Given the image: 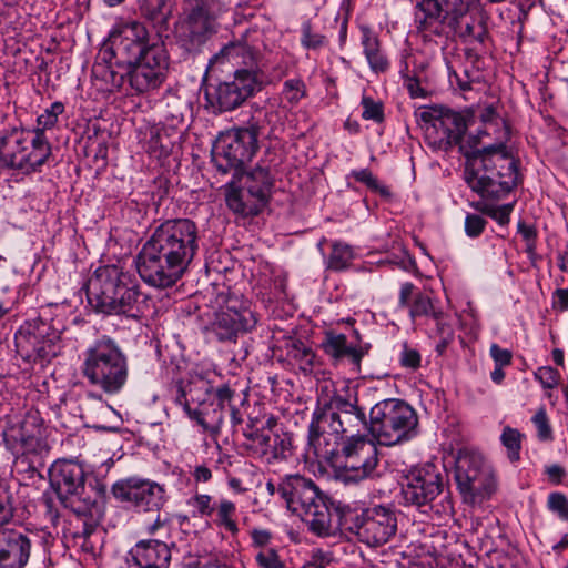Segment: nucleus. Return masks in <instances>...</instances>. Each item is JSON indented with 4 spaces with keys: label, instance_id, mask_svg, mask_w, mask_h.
Returning a JSON list of instances; mask_svg holds the SVG:
<instances>
[{
    "label": "nucleus",
    "instance_id": "7ed1b4c3",
    "mask_svg": "<svg viewBox=\"0 0 568 568\" xmlns=\"http://www.w3.org/2000/svg\"><path fill=\"white\" fill-rule=\"evenodd\" d=\"M329 393L328 385L322 393ZM327 398H318V407L313 413L308 426L307 457L331 458L337 452L344 434L355 435L361 427L368 430V422L364 409L357 405V398H345L332 390Z\"/></svg>",
    "mask_w": 568,
    "mask_h": 568
},
{
    "label": "nucleus",
    "instance_id": "4c0bfd02",
    "mask_svg": "<svg viewBox=\"0 0 568 568\" xmlns=\"http://www.w3.org/2000/svg\"><path fill=\"white\" fill-rule=\"evenodd\" d=\"M129 63H123L121 60L115 59V62H110L103 74V79L111 84L113 89H121L124 82L129 81Z\"/></svg>",
    "mask_w": 568,
    "mask_h": 568
},
{
    "label": "nucleus",
    "instance_id": "39448f33",
    "mask_svg": "<svg viewBox=\"0 0 568 568\" xmlns=\"http://www.w3.org/2000/svg\"><path fill=\"white\" fill-rule=\"evenodd\" d=\"M89 305L99 313L140 318L150 310V298L131 274L116 265L98 267L84 285Z\"/></svg>",
    "mask_w": 568,
    "mask_h": 568
},
{
    "label": "nucleus",
    "instance_id": "a19ab883",
    "mask_svg": "<svg viewBox=\"0 0 568 568\" xmlns=\"http://www.w3.org/2000/svg\"><path fill=\"white\" fill-rule=\"evenodd\" d=\"M328 43L327 38L313 30L311 21L303 22L301 27V44L307 50H320Z\"/></svg>",
    "mask_w": 568,
    "mask_h": 568
},
{
    "label": "nucleus",
    "instance_id": "bf43d9fd",
    "mask_svg": "<svg viewBox=\"0 0 568 568\" xmlns=\"http://www.w3.org/2000/svg\"><path fill=\"white\" fill-rule=\"evenodd\" d=\"M95 530H97V523L94 520H91V521L84 520L83 521L82 529L80 531L75 532V535H74V537L77 539H82V544H81L82 549H84L87 551L93 550V545L90 542V538L95 532Z\"/></svg>",
    "mask_w": 568,
    "mask_h": 568
},
{
    "label": "nucleus",
    "instance_id": "13d9d810",
    "mask_svg": "<svg viewBox=\"0 0 568 568\" xmlns=\"http://www.w3.org/2000/svg\"><path fill=\"white\" fill-rule=\"evenodd\" d=\"M14 516L11 496L0 491V527L9 524Z\"/></svg>",
    "mask_w": 568,
    "mask_h": 568
},
{
    "label": "nucleus",
    "instance_id": "aec40b11",
    "mask_svg": "<svg viewBox=\"0 0 568 568\" xmlns=\"http://www.w3.org/2000/svg\"><path fill=\"white\" fill-rule=\"evenodd\" d=\"M257 87L255 75L248 70H237L205 92L206 100L217 112H227L239 108L250 98Z\"/></svg>",
    "mask_w": 568,
    "mask_h": 568
},
{
    "label": "nucleus",
    "instance_id": "de8ad7c7",
    "mask_svg": "<svg viewBox=\"0 0 568 568\" xmlns=\"http://www.w3.org/2000/svg\"><path fill=\"white\" fill-rule=\"evenodd\" d=\"M363 106L362 116L365 120H372L381 123L384 120V108L381 101H375L373 98L364 95L361 102Z\"/></svg>",
    "mask_w": 568,
    "mask_h": 568
},
{
    "label": "nucleus",
    "instance_id": "3c124183",
    "mask_svg": "<svg viewBox=\"0 0 568 568\" xmlns=\"http://www.w3.org/2000/svg\"><path fill=\"white\" fill-rule=\"evenodd\" d=\"M256 562L261 568H284L277 551L273 548H263L255 556Z\"/></svg>",
    "mask_w": 568,
    "mask_h": 568
},
{
    "label": "nucleus",
    "instance_id": "6ab92c4d",
    "mask_svg": "<svg viewBox=\"0 0 568 568\" xmlns=\"http://www.w3.org/2000/svg\"><path fill=\"white\" fill-rule=\"evenodd\" d=\"M353 531L361 542L379 547L390 540L397 531L395 513L384 506L364 509L353 523Z\"/></svg>",
    "mask_w": 568,
    "mask_h": 568
},
{
    "label": "nucleus",
    "instance_id": "79ce46f5",
    "mask_svg": "<svg viewBox=\"0 0 568 568\" xmlns=\"http://www.w3.org/2000/svg\"><path fill=\"white\" fill-rule=\"evenodd\" d=\"M186 504L192 508L193 517L212 516L215 509L213 498L207 494H195L187 499Z\"/></svg>",
    "mask_w": 568,
    "mask_h": 568
},
{
    "label": "nucleus",
    "instance_id": "cd10ccee",
    "mask_svg": "<svg viewBox=\"0 0 568 568\" xmlns=\"http://www.w3.org/2000/svg\"><path fill=\"white\" fill-rule=\"evenodd\" d=\"M165 109L163 111V129L159 134L160 140H162L165 134L170 138V144L174 145L175 143L181 142V138L183 132L185 131V118L190 112V104L186 100L174 93H168L164 97Z\"/></svg>",
    "mask_w": 568,
    "mask_h": 568
},
{
    "label": "nucleus",
    "instance_id": "f8f14e48",
    "mask_svg": "<svg viewBox=\"0 0 568 568\" xmlns=\"http://www.w3.org/2000/svg\"><path fill=\"white\" fill-rule=\"evenodd\" d=\"M51 154L49 141L33 138L32 132L19 126L0 133V161L8 166L21 170H36Z\"/></svg>",
    "mask_w": 568,
    "mask_h": 568
},
{
    "label": "nucleus",
    "instance_id": "7c9ffc66",
    "mask_svg": "<svg viewBox=\"0 0 568 568\" xmlns=\"http://www.w3.org/2000/svg\"><path fill=\"white\" fill-rule=\"evenodd\" d=\"M322 346L324 352L335 361L347 358L356 368H359L362 358L368 351L366 346L348 344L344 334L334 332L325 334Z\"/></svg>",
    "mask_w": 568,
    "mask_h": 568
},
{
    "label": "nucleus",
    "instance_id": "603ef678",
    "mask_svg": "<svg viewBox=\"0 0 568 568\" xmlns=\"http://www.w3.org/2000/svg\"><path fill=\"white\" fill-rule=\"evenodd\" d=\"M235 392L226 384L219 386L214 392V399L212 400L217 407L221 408L223 415L227 412L230 406L234 403Z\"/></svg>",
    "mask_w": 568,
    "mask_h": 568
},
{
    "label": "nucleus",
    "instance_id": "0e129e2a",
    "mask_svg": "<svg viewBox=\"0 0 568 568\" xmlns=\"http://www.w3.org/2000/svg\"><path fill=\"white\" fill-rule=\"evenodd\" d=\"M436 322V336L438 338H455L453 326L445 321L444 313L440 311L438 317H434Z\"/></svg>",
    "mask_w": 568,
    "mask_h": 568
},
{
    "label": "nucleus",
    "instance_id": "052dcab7",
    "mask_svg": "<svg viewBox=\"0 0 568 568\" xmlns=\"http://www.w3.org/2000/svg\"><path fill=\"white\" fill-rule=\"evenodd\" d=\"M548 507L558 513L561 517L568 518V499L564 494L551 493L548 496Z\"/></svg>",
    "mask_w": 568,
    "mask_h": 568
},
{
    "label": "nucleus",
    "instance_id": "72a5a7b5",
    "mask_svg": "<svg viewBox=\"0 0 568 568\" xmlns=\"http://www.w3.org/2000/svg\"><path fill=\"white\" fill-rule=\"evenodd\" d=\"M354 251L347 243L335 241L332 243V251L327 257V268L341 272L348 268L354 260Z\"/></svg>",
    "mask_w": 568,
    "mask_h": 568
},
{
    "label": "nucleus",
    "instance_id": "473e14b6",
    "mask_svg": "<svg viewBox=\"0 0 568 568\" xmlns=\"http://www.w3.org/2000/svg\"><path fill=\"white\" fill-rule=\"evenodd\" d=\"M191 419L195 420L204 432L217 435L223 426L224 415L221 408L213 402L209 404L200 403L199 406L194 408Z\"/></svg>",
    "mask_w": 568,
    "mask_h": 568
},
{
    "label": "nucleus",
    "instance_id": "f03ea898",
    "mask_svg": "<svg viewBox=\"0 0 568 568\" xmlns=\"http://www.w3.org/2000/svg\"><path fill=\"white\" fill-rule=\"evenodd\" d=\"M509 129L504 119L478 130L473 144H462L467 159L464 178L468 186L481 196L503 197L517 186L518 162L507 151Z\"/></svg>",
    "mask_w": 568,
    "mask_h": 568
},
{
    "label": "nucleus",
    "instance_id": "680f3d73",
    "mask_svg": "<svg viewBox=\"0 0 568 568\" xmlns=\"http://www.w3.org/2000/svg\"><path fill=\"white\" fill-rule=\"evenodd\" d=\"M490 356L493 357L495 365L508 366L511 363V352L499 347L497 344L490 346Z\"/></svg>",
    "mask_w": 568,
    "mask_h": 568
},
{
    "label": "nucleus",
    "instance_id": "2eb2a0df",
    "mask_svg": "<svg viewBox=\"0 0 568 568\" xmlns=\"http://www.w3.org/2000/svg\"><path fill=\"white\" fill-rule=\"evenodd\" d=\"M219 310L212 323V329L221 342L233 341L240 333L252 331L257 316L251 303L242 296L220 292L216 296Z\"/></svg>",
    "mask_w": 568,
    "mask_h": 568
},
{
    "label": "nucleus",
    "instance_id": "c756f323",
    "mask_svg": "<svg viewBox=\"0 0 568 568\" xmlns=\"http://www.w3.org/2000/svg\"><path fill=\"white\" fill-rule=\"evenodd\" d=\"M398 307L408 308V315L413 322L419 317H438L440 312L435 308L430 296L410 282L400 285Z\"/></svg>",
    "mask_w": 568,
    "mask_h": 568
},
{
    "label": "nucleus",
    "instance_id": "a211bd4d",
    "mask_svg": "<svg viewBox=\"0 0 568 568\" xmlns=\"http://www.w3.org/2000/svg\"><path fill=\"white\" fill-rule=\"evenodd\" d=\"M455 478L460 491L474 498H487L496 489L493 469L485 463L483 456L476 453H463L458 456Z\"/></svg>",
    "mask_w": 568,
    "mask_h": 568
},
{
    "label": "nucleus",
    "instance_id": "8fccbe9b",
    "mask_svg": "<svg viewBox=\"0 0 568 568\" xmlns=\"http://www.w3.org/2000/svg\"><path fill=\"white\" fill-rule=\"evenodd\" d=\"M475 209L484 212L485 214L493 217L498 224L505 225L509 222V215L513 210L511 204H506L498 207H488L487 205H484L483 203L475 204Z\"/></svg>",
    "mask_w": 568,
    "mask_h": 568
},
{
    "label": "nucleus",
    "instance_id": "5fc2aeb1",
    "mask_svg": "<svg viewBox=\"0 0 568 568\" xmlns=\"http://www.w3.org/2000/svg\"><path fill=\"white\" fill-rule=\"evenodd\" d=\"M487 221L478 214H467L465 217V233L469 237H478L485 230Z\"/></svg>",
    "mask_w": 568,
    "mask_h": 568
},
{
    "label": "nucleus",
    "instance_id": "774afa93",
    "mask_svg": "<svg viewBox=\"0 0 568 568\" xmlns=\"http://www.w3.org/2000/svg\"><path fill=\"white\" fill-rule=\"evenodd\" d=\"M251 535H252L253 546L260 547L262 549L265 548V546L271 540L270 531L264 530V529H254Z\"/></svg>",
    "mask_w": 568,
    "mask_h": 568
},
{
    "label": "nucleus",
    "instance_id": "e433bc0d",
    "mask_svg": "<svg viewBox=\"0 0 568 568\" xmlns=\"http://www.w3.org/2000/svg\"><path fill=\"white\" fill-rule=\"evenodd\" d=\"M287 355L305 372L311 369L315 358L312 349L301 341H292L287 349Z\"/></svg>",
    "mask_w": 568,
    "mask_h": 568
},
{
    "label": "nucleus",
    "instance_id": "423d86ee",
    "mask_svg": "<svg viewBox=\"0 0 568 568\" xmlns=\"http://www.w3.org/2000/svg\"><path fill=\"white\" fill-rule=\"evenodd\" d=\"M290 511L301 517L310 529L318 536L332 535L339 525V516L334 515L327 505V498L315 483L300 475L285 476L277 488Z\"/></svg>",
    "mask_w": 568,
    "mask_h": 568
},
{
    "label": "nucleus",
    "instance_id": "49530a36",
    "mask_svg": "<svg viewBox=\"0 0 568 568\" xmlns=\"http://www.w3.org/2000/svg\"><path fill=\"white\" fill-rule=\"evenodd\" d=\"M166 1L168 0H140L139 9L141 14L150 21H165L166 17L163 13V9L166 4Z\"/></svg>",
    "mask_w": 568,
    "mask_h": 568
},
{
    "label": "nucleus",
    "instance_id": "ddd939ff",
    "mask_svg": "<svg viewBox=\"0 0 568 568\" xmlns=\"http://www.w3.org/2000/svg\"><path fill=\"white\" fill-rule=\"evenodd\" d=\"M318 459L331 464L339 463L346 471V479L353 481L375 477L379 462L375 442L359 434L339 440L337 452L331 458Z\"/></svg>",
    "mask_w": 568,
    "mask_h": 568
},
{
    "label": "nucleus",
    "instance_id": "f257e3e1",
    "mask_svg": "<svg viewBox=\"0 0 568 568\" xmlns=\"http://www.w3.org/2000/svg\"><path fill=\"white\" fill-rule=\"evenodd\" d=\"M194 221L172 219L161 223L136 256L140 277L158 288L173 286L186 272L200 250Z\"/></svg>",
    "mask_w": 568,
    "mask_h": 568
},
{
    "label": "nucleus",
    "instance_id": "c9c22d12",
    "mask_svg": "<svg viewBox=\"0 0 568 568\" xmlns=\"http://www.w3.org/2000/svg\"><path fill=\"white\" fill-rule=\"evenodd\" d=\"M64 111L62 102H53L49 109H45L42 114L37 119V128L32 132L33 138H40L42 141H48L44 131L52 129L58 123V118Z\"/></svg>",
    "mask_w": 568,
    "mask_h": 568
},
{
    "label": "nucleus",
    "instance_id": "37998d69",
    "mask_svg": "<svg viewBox=\"0 0 568 568\" xmlns=\"http://www.w3.org/2000/svg\"><path fill=\"white\" fill-rule=\"evenodd\" d=\"M251 48L243 42H230L229 44L224 45L219 53H216L212 61L217 62L224 58L227 60H235L237 58H242L245 62V59L247 57H251Z\"/></svg>",
    "mask_w": 568,
    "mask_h": 568
},
{
    "label": "nucleus",
    "instance_id": "6e6552de",
    "mask_svg": "<svg viewBox=\"0 0 568 568\" xmlns=\"http://www.w3.org/2000/svg\"><path fill=\"white\" fill-rule=\"evenodd\" d=\"M222 12L220 0H184L182 13L175 23L176 43L189 53H197L217 32Z\"/></svg>",
    "mask_w": 568,
    "mask_h": 568
},
{
    "label": "nucleus",
    "instance_id": "4d7b16f0",
    "mask_svg": "<svg viewBox=\"0 0 568 568\" xmlns=\"http://www.w3.org/2000/svg\"><path fill=\"white\" fill-rule=\"evenodd\" d=\"M420 354L418 351L404 345L399 354V363L403 367L417 369L420 366Z\"/></svg>",
    "mask_w": 568,
    "mask_h": 568
},
{
    "label": "nucleus",
    "instance_id": "bb28decb",
    "mask_svg": "<svg viewBox=\"0 0 568 568\" xmlns=\"http://www.w3.org/2000/svg\"><path fill=\"white\" fill-rule=\"evenodd\" d=\"M122 38L113 52L114 58L123 63H134L151 47L146 28L139 21H131L123 26Z\"/></svg>",
    "mask_w": 568,
    "mask_h": 568
},
{
    "label": "nucleus",
    "instance_id": "864d4df0",
    "mask_svg": "<svg viewBox=\"0 0 568 568\" xmlns=\"http://www.w3.org/2000/svg\"><path fill=\"white\" fill-rule=\"evenodd\" d=\"M532 422L537 428V436L540 440H550L552 439V430L549 425V420L544 408H540L535 416L532 417Z\"/></svg>",
    "mask_w": 568,
    "mask_h": 568
},
{
    "label": "nucleus",
    "instance_id": "c03bdc74",
    "mask_svg": "<svg viewBox=\"0 0 568 568\" xmlns=\"http://www.w3.org/2000/svg\"><path fill=\"white\" fill-rule=\"evenodd\" d=\"M193 393V386L192 384H183L182 382H179L175 385L174 390V403L178 406H181L182 409L185 412V414L191 419L194 408H192V403L194 402V398L192 396Z\"/></svg>",
    "mask_w": 568,
    "mask_h": 568
},
{
    "label": "nucleus",
    "instance_id": "58836bf2",
    "mask_svg": "<svg viewBox=\"0 0 568 568\" xmlns=\"http://www.w3.org/2000/svg\"><path fill=\"white\" fill-rule=\"evenodd\" d=\"M521 438L523 435L511 427H505L500 436V440L507 449V456L513 463L520 459Z\"/></svg>",
    "mask_w": 568,
    "mask_h": 568
},
{
    "label": "nucleus",
    "instance_id": "412c9836",
    "mask_svg": "<svg viewBox=\"0 0 568 568\" xmlns=\"http://www.w3.org/2000/svg\"><path fill=\"white\" fill-rule=\"evenodd\" d=\"M272 182L268 170L256 168L246 174L245 189H231L226 193V205L236 214L255 215L264 204Z\"/></svg>",
    "mask_w": 568,
    "mask_h": 568
},
{
    "label": "nucleus",
    "instance_id": "69168bd1",
    "mask_svg": "<svg viewBox=\"0 0 568 568\" xmlns=\"http://www.w3.org/2000/svg\"><path fill=\"white\" fill-rule=\"evenodd\" d=\"M552 306L561 312L568 310V288H558L555 291Z\"/></svg>",
    "mask_w": 568,
    "mask_h": 568
},
{
    "label": "nucleus",
    "instance_id": "1a4fd4ad",
    "mask_svg": "<svg viewBox=\"0 0 568 568\" xmlns=\"http://www.w3.org/2000/svg\"><path fill=\"white\" fill-rule=\"evenodd\" d=\"M417 424V414L410 405L389 398L371 408L368 433L379 445L394 446L408 440Z\"/></svg>",
    "mask_w": 568,
    "mask_h": 568
},
{
    "label": "nucleus",
    "instance_id": "4be33fe9",
    "mask_svg": "<svg viewBox=\"0 0 568 568\" xmlns=\"http://www.w3.org/2000/svg\"><path fill=\"white\" fill-rule=\"evenodd\" d=\"M112 494L140 511L159 510L165 501V490L161 485L140 477L118 480L112 486Z\"/></svg>",
    "mask_w": 568,
    "mask_h": 568
},
{
    "label": "nucleus",
    "instance_id": "5701e85b",
    "mask_svg": "<svg viewBox=\"0 0 568 568\" xmlns=\"http://www.w3.org/2000/svg\"><path fill=\"white\" fill-rule=\"evenodd\" d=\"M443 480L433 465L415 468L402 483L400 495L404 504L422 508L428 506L442 493Z\"/></svg>",
    "mask_w": 568,
    "mask_h": 568
},
{
    "label": "nucleus",
    "instance_id": "e2e57ef3",
    "mask_svg": "<svg viewBox=\"0 0 568 568\" xmlns=\"http://www.w3.org/2000/svg\"><path fill=\"white\" fill-rule=\"evenodd\" d=\"M478 119L480 120L483 126L488 123L496 122L497 120H501L503 118L497 112V108L494 104H487L480 106L477 113Z\"/></svg>",
    "mask_w": 568,
    "mask_h": 568
},
{
    "label": "nucleus",
    "instance_id": "dca6fc26",
    "mask_svg": "<svg viewBox=\"0 0 568 568\" xmlns=\"http://www.w3.org/2000/svg\"><path fill=\"white\" fill-rule=\"evenodd\" d=\"M170 58L160 39L134 63H129V84L136 93L143 94L160 88L166 79Z\"/></svg>",
    "mask_w": 568,
    "mask_h": 568
},
{
    "label": "nucleus",
    "instance_id": "0eeeda50",
    "mask_svg": "<svg viewBox=\"0 0 568 568\" xmlns=\"http://www.w3.org/2000/svg\"><path fill=\"white\" fill-rule=\"evenodd\" d=\"M81 372L90 385L113 395L124 387L129 367L120 346L110 337L102 336L84 352Z\"/></svg>",
    "mask_w": 568,
    "mask_h": 568
},
{
    "label": "nucleus",
    "instance_id": "2f4dec72",
    "mask_svg": "<svg viewBox=\"0 0 568 568\" xmlns=\"http://www.w3.org/2000/svg\"><path fill=\"white\" fill-rule=\"evenodd\" d=\"M362 45L369 68L375 73H383L388 70L389 62L384 54L381 42L376 34L368 28H362Z\"/></svg>",
    "mask_w": 568,
    "mask_h": 568
},
{
    "label": "nucleus",
    "instance_id": "9b49d317",
    "mask_svg": "<svg viewBox=\"0 0 568 568\" xmlns=\"http://www.w3.org/2000/svg\"><path fill=\"white\" fill-rule=\"evenodd\" d=\"M49 481L59 500L78 516L92 517L91 494L87 491L85 471L71 459L54 462L49 468Z\"/></svg>",
    "mask_w": 568,
    "mask_h": 568
},
{
    "label": "nucleus",
    "instance_id": "20e7f679",
    "mask_svg": "<svg viewBox=\"0 0 568 568\" xmlns=\"http://www.w3.org/2000/svg\"><path fill=\"white\" fill-rule=\"evenodd\" d=\"M464 0H417L414 23L417 32L429 41L447 40L456 34L466 41L484 44L488 30L481 17H467Z\"/></svg>",
    "mask_w": 568,
    "mask_h": 568
},
{
    "label": "nucleus",
    "instance_id": "f704fd0d",
    "mask_svg": "<svg viewBox=\"0 0 568 568\" xmlns=\"http://www.w3.org/2000/svg\"><path fill=\"white\" fill-rule=\"evenodd\" d=\"M215 519L214 523L217 527H221L235 536L239 532V526L235 521L236 506L229 499H221L214 509Z\"/></svg>",
    "mask_w": 568,
    "mask_h": 568
},
{
    "label": "nucleus",
    "instance_id": "4468645a",
    "mask_svg": "<svg viewBox=\"0 0 568 568\" xmlns=\"http://www.w3.org/2000/svg\"><path fill=\"white\" fill-rule=\"evenodd\" d=\"M14 345L26 362L50 361L61 351V333L42 318L28 320L16 332Z\"/></svg>",
    "mask_w": 568,
    "mask_h": 568
},
{
    "label": "nucleus",
    "instance_id": "ea45409f",
    "mask_svg": "<svg viewBox=\"0 0 568 568\" xmlns=\"http://www.w3.org/2000/svg\"><path fill=\"white\" fill-rule=\"evenodd\" d=\"M352 176L363 184H365L371 191L378 193L382 197L390 200L393 194L386 185L378 182L377 178L368 169L352 171Z\"/></svg>",
    "mask_w": 568,
    "mask_h": 568
},
{
    "label": "nucleus",
    "instance_id": "a878e982",
    "mask_svg": "<svg viewBox=\"0 0 568 568\" xmlns=\"http://www.w3.org/2000/svg\"><path fill=\"white\" fill-rule=\"evenodd\" d=\"M244 436L252 442L255 453L268 464L291 455L292 437L287 432H258L247 425Z\"/></svg>",
    "mask_w": 568,
    "mask_h": 568
},
{
    "label": "nucleus",
    "instance_id": "6e6d98bb",
    "mask_svg": "<svg viewBox=\"0 0 568 568\" xmlns=\"http://www.w3.org/2000/svg\"><path fill=\"white\" fill-rule=\"evenodd\" d=\"M535 377L545 388H554L558 384L559 373L550 366H542L536 371Z\"/></svg>",
    "mask_w": 568,
    "mask_h": 568
},
{
    "label": "nucleus",
    "instance_id": "b1692460",
    "mask_svg": "<svg viewBox=\"0 0 568 568\" xmlns=\"http://www.w3.org/2000/svg\"><path fill=\"white\" fill-rule=\"evenodd\" d=\"M37 535L14 528L0 529V568H24Z\"/></svg>",
    "mask_w": 568,
    "mask_h": 568
},
{
    "label": "nucleus",
    "instance_id": "393cba45",
    "mask_svg": "<svg viewBox=\"0 0 568 568\" xmlns=\"http://www.w3.org/2000/svg\"><path fill=\"white\" fill-rule=\"evenodd\" d=\"M172 551L168 542L159 538L135 542L124 558L125 568H170Z\"/></svg>",
    "mask_w": 568,
    "mask_h": 568
},
{
    "label": "nucleus",
    "instance_id": "09e8293b",
    "mask_svg": "<svg viewBox=\"0 0 568 568\" xmlns=\"http://www.w3.org/2000/svg\"><path fill=\"white\" fill-rule=\"evenodd\" d=\"M172 525L168 515H158L155 520L145 527V531L151 536L169 538L171 536Z\"/></svg>",
    "mask_w": 568,
    "mask_h": 568
},
{
    "label": "nucleus",
    "instance_id": "c85d7f7f",
    "mask_svg": "<svg viewBox=\"0 0 568 568\" xmlns=\"http://www.w3.org/2000/svg\"><path fill=\"white\" fill-rule=\"evenodd\" d=\"M3 440L14 455L34 454L41 447L40 429L29 420L9 426L3 433Z\"/></svg>",
    "mask_w": 568,
    "mask_h": 568
},
{
    "label": "nucleus",
    "instance_id": "9d476101",
    "mask_svg": "<svg viewBox=\"0 0 568 568\" xmlns=\"http://www.w3.org/2000/svg\"><path fill=\"white\" fill-rule=\"evenodd\" d=\"M261 131L260 120L253 118L247 126L233 129L220 135L212 151L216 169L222 173L241 170L255 155Z\"/></svg>",
    "mask_w": 568,
    "mask_h": 568
},
{
    "label": "nucleus",
    "instance_id": "a18cd8bd",
    "mask_svg": "<svg viewBox=\"0 0 568 568\" xmlns=\"http://www.w3.org/2000/svg\"><path fill=\"white\" fill-rule=\"evenodd\" d=\"M305 94L306 87L301 79H290L284 82L282 95L290 104H297Z\"/></svg>",
    "mask_w": 568,
    "mask_h": 568
},
{
    "label": "nucleus",
    "instance_id": "338daca9",
    "mask_svg": "<svg viewBox=\"0 0 568 568\" xmlns=\"http://www.w3.org/2000/svg\"><path fill=\"white\" fill-rule=\"evenodd\" d=\"M405 87L412 98H423L426 94V91L420 87L419 81L414 77H406Z\"/></svg>",
    "mask_w": 568,
    "mask_h": 568
},
{
    "label": "nucleus",
    "instance_id": "f3484780",
    "mask_svg": "<svg viewBox=\"0 0 568 568\" xmlns=\"http://www.w3.org/2000/svg\"><path fill=\"white\" fill-rule=\"evenodd\" d=\"M425 122V139L430 146L447 151L454 145H462L467 130L465 115L453 110L424 111L420 114Z\"/></svg>",
    "mask_w": 568,
    "mask_h": 568
}]
</instances>
